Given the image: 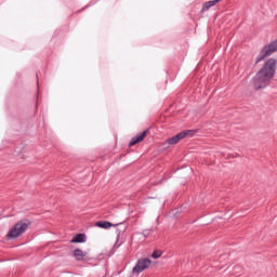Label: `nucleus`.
Here are the masks:
<instances>
[{"instance_id":"8","label":"nucleus","mask_w":277,"mask_h":277,"mask_svg":"<svg viewBox=\"0 0 277 277\" xmlns=\"http://www.w3.org/2000/svg\"><path fill=\"white\" fill-rule=\"evenodd\" d=\"M85 241V235L78 234L71 239V243H83Z\"/></svg>"},{"instance_id":"9","label":"nucleus","mask_w":277,"mask_h":277,"mask_svg":"<svg viewBox=\"0 0 277 277\" xmlns=\"http://www.w3.org/2000/svg\"><path fill=\"white\" fill-rule=\"evenodd\" d=\"M98 228H111V223L109 221H100L95 223Z\"/></svg>"},{"instance_id":"4","label":"nucleus","mask_w":277,"mask_h":277,"mask_svg":"<svg viewBox=\"0 0 277 277\" xmlns=\"http://www.w3.org/2000/svg\"><path fill=\"white\" fill-rule=\"evenodd\" d=\"M153 261L150 259H140L136 265L133 267V274H142L144 269H148Z\"/></svg>"},{"instance_id":"10","label":"nucleus","mask_w":277,"mask_h":277,"mask_svg":"<svg viewBox=\"0 0 277 277\" xmlns=\"http://www.w3.org/2000/svg\"><path fill=\"white\" fill-rule=\"evenodd\" d=\"M161 256V251H154L151 254V259H160Z\"/></svg>"},{"instance_id":"6","label":"nucleus","mask_w":277,"mask_h":277,"mask_svg":"<svg viewBox=\"0 0 277 277\" xmlns=\"http://www.w3.org/2000/svg\"><path fill=\"white\" fill-rule=\"evenodd\" d=\"M74 256H75L76 261H83V259H85V256H88V253L83 252L80 249H76L74 251Z\"/></svg>"},{"instance_id":"3","label":"nucleus","mask_w":277,"mask_h":277,"mask_svg":"<svg viewBox=\"0 0 277 277\" xmlns=\"http://www.w3.org/2000/svg\"><path fill=\"white\" fill-rule=\"evenodd\" d=\"M194 133H195L194 130L182 131L175 136L169 138L168 144H171V145L179 144V142H181V140H185V137H194Z\"/></svg>"},{"instance_id":"7","label":"nucleus","mask_w":277,"mask_h":277,"mask_svg":"<svg viewBox=\"0 0 277 277\" xmlns=\"http://www.w3.org/2000/svg\"><path fill=\"white\" fill-rule=\"evenodd\" d=\"M220 1H222V0H211V1L206 2L202 6V12H207V10H209L210 8H213V5H217V3H220Z\"/></svg>"},{"instance_id":"1","label":"nucleus","mask_w":277,"mask_h":277,"mask_svg":"<svg viewBox=\"0 0 277 277\" xmlns=\"http://www.w3.org/2000/svg\"><path fill=\"white\" fill-rule=\"evenodd\" d=\"M276 74V60L269 58L253 77L251 83L254 90H265Z\"/></svg>"},{"instance_id":"2","label":"nucleus","mask_w":277,"mask_h":277,"mask_svg":"<svg viewBox=\"0 0 277 277\" xmlns=\"http://www.w3.org/2000/svg\"><path fill=\"white\" fill-rule=\"evenodd\" d=\"M31 226V221L24 219L17 222L6 234L9 239H18Z\"/></svg>"},{"instance_id":"5","label":"nucleus","mask_w":277,"mask_h":277,"mask_svg":"<svg viewBox=\"0 0 277 277\" xmlns=\"http://www.w3.org/2000/svg\"><path fill=\"white\" fill-rule=\"evenodd\" d=\"M146 135H148V131H144L136 136H134L131 142L129 143V146H135V144H140V142H144L146 138Z\"/></svg>"}]
</instances>
